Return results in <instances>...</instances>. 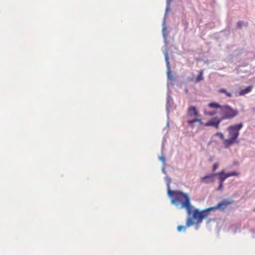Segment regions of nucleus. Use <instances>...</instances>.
I'll return each mask as SVG.
<instances>
[{"label": "nucleus", "mask_w": 255, "mask_h": 255, "mask_svg": "<svg viewBox=\"0 0 255 255\" xmlns=\"http://www.w3.org/2000/svg\"><path fill=\"white\" fill-rule=\"evenodd\" d=\"M218 166H219V164L218 163H214L213 165V171H215L218 167Z\"/></svg>", "instance_id": "dca6fc26"}, {"label": "nucleus", "mask_w": 255, "mask_h": 255, "mask_svg": "<svg viewBox=\"0 0 255 255\" xmlns=\"http://www.w3.org/2000/svg\"><path fill=\"white\" fill-rule=\"evenodd\" d=\"M221 122L222 119L214 118L206 123L204 126L205 127L212 126L215 128L216 129H218L219 128V125Z\"/></svg>", "instance_id": "39448f33"}, {"label": "nucleus", "mask_w": 255, "mask_h": 255, "mask_svg": "<svg viewBox=\"0 0 255 255\" xmlns=\"http://www.w3.org/2000/svg\"><path fill=\"white\" fill-rule=\"evenodd\" d=\"M168 77H169V75H170V72H168Z\"/></svg>", "instance_id": "5701e85b"}, {"label": "nucleus", "mask_w": 255, "mask_h": 255, "mask_svg": "<svg viewBox=\"0 0 255 255\" xmlns=\"http://www.w3.org/2000/svg\"><path fill=\"white\" fill-rule=\"evenodd\" d=\"M216 174L219 176V182L223 183L225 180L226 179V178H225L224 171L223 170L218 172Z\"/></svg>", "instance_id": "9b49d317"}, {"label": "nucleus", "mask_w": 255, "mask_h": 255, "mask_svg": "<svg viewBox=\"0 0 255 255\" xmlns=\"http://www.w3.org/2000/svg\"><path fill=\"white\" fill-rule=\"evenodd\" d=\"M165 59H166V61L167 64L168 65L169 64V61H168V58L167 54H166Z\"/></svg>", "instance_id": "aec40b11"}, {"label": "nucleus", "mask_w": 255, "mask_h": 255, "mask_svg": "<svg viewBox=\"0 0 255 255\" xmlns=\"http://www.w3.org/2000/svg\"><path fill=\"white\" fill-rule=\"evenodd\" d=\"M188 115L190 117H198L199 113L194 106H191L188 108Z\"/></svg>", "instance_id": "6e6552de"}, {"label": "nucleus", "mask_w": 255, "mask_h": 255, "mask_svg": "<svg viewBox=\"0 0 255 255\" xmlns=\"http://www.w3.org/2000/svg\"><path fill=\"white\" fill-rule=\"evenodd\" d=\"M215 174H210L201 178V182L205 184L213 183L215 181Z\"/></svg>", "instance_id": "423d86ee"}, {"label": "nucleus", "mask_w": 255, "mask_h": 255, "mask_svg": "<svg viewBox=\"0 0 255 255\" xmlns=\"http://www.w3.org/2000/svg\"><path fill=\"white\" fill-rule=\"evenodd\" d=\"M220 109L222 112V117L220 118L222 121L225 119H232L238 114V111L230 106L227 105L222 106L216 102L208 104V107L204 109V114L210 116H213L217 113L216 109Z\"/></svg>", "instance_id": "f03ea898"}, {"label": "nucleus", "mask_w": 255, "mask_h": 255, "mask_svg": "<svg viewBox=\"0 0 255 255\" xmlns=\"http://www.w3.org/2000/svg\"><path fill=\"white\" fill-rule=\"evenodd\" d=\"M224 175L225 176V178H227L232 176H238L239 175V173L236 171H232L227 173H224Z\"/></svg>", "instance_id": "ddd939ff"}, {"label": "nucleus", "mask_w": 255, "mask_h": 255, "mask_svg": "<svg viewBox=\"0 0 255 255\" xmlns=\"http://www.w3.org/2000/svg\"><path fill=\"white\" fill-rule=\"evenodd\" d=\"M223 183L220 182L219 186L217 189L218 190H221L223 188Z\"/></svg>", "instance_id": "a211bd4d"}, {"label": "nucleus", "mask_w": 255, "mask_h": 255, "mask_svg": "<svg viewBox=\"0 0 255 255\" xmlns=\"http://www.w3.org/2000/svg\"><path fill=\"white\" fill-rule=\"evenodd\" d=\"M160 160H161V161H162L163 162H164L165 161V158L164 157H160Z\"/></svg>", "instance_id": "412c9836"}, {"label": "nucleus", "mask_w": 255, "mask_h": 255, "mask_svg": "<svg viewBox=\"0 0 255 255\" xmlns=\"http://www.w3.org/2000/svg\"><path fill=\"white\" fill-rule=\"evenodd\" d=\"M194 224V222L192 221V219L191 218H189L186 222V226H178L177 227V230L178 232H181L182 230H185V229L186 227H188Z\"/></svg>", "instance_id": "1a4fd4ad"}, {"label": "nucleus", "mask_w": 255, "mask_h": 255, "mask_svg": "<svg viewBox=\"0 0 255 255\" xmlns=\"http://www.w3.org/2000/svg\"><path fill=\"white\" fill-rule=\"evenodd\" d=\"M243 124L240 123L238 125L230 126L227 128L229 138L225 139L223 142L226 147H228L237 142V139L239 135V130L243 128Z\"/></svg>", "instance_id": "7ed1b4c3"}, {"label": "nucleus", "mask_w": 255, "mask_h": 255, "mask_svg": "<svg viewBox=\"0 0 255 255\" xmlns=\"http://www.w3.org/2000/svg\"><path fill=\"white\" fill-rule=\"evenodd\" d=\"M168 195L171 197V203L180 208H185L188 215L192 213V206L190 199L187 193L180 191H168Z\"/></svg>", "instance_id": "f257e3e1"}, {"label": "nucleus", "mask_w": 255, "mask_h": 255, "mask_svg": "<svg viewBox=\"0 0 255 255\" xmlns=\"http://www.w3.org/2000/svg\"><path fill=\"white\" fill-rule=\"evenodd\" d=\"M243 24V22L242 21H240L238 22V23H237V26L239 28H241Z\"/></svg>", "instance_id": "f3484780"}, {"label": "nucleus", "mask_w": 255, "mask_h": 255, "mask_svg": "<svg viewBox=\"0 0 255 255\" xmlns=\"http://www.w3.org/2000/svg\"><path fill=\"white\" fill-rule=\"evenodd\" d=\"M216 135H219V136L220 137V138H221V139H223V138H224V135H223V134L222 133H221V132H217V133H216Z\"/></svg>", "instance_id": "6ab92c4d"}, {"label": "nucleus", "mask_w": 255, "mask_h": 255, "mask_svg": "<svg viewBox=\"0 0 255 255\" xmlns=\"http://www.w3.org/2000/svg\"><path fill=\"white\" fill-rule=\"evenodd\" d=\"M196 122H199L201 125L203 124L202 120L200 119H195L194 120H189L188 121V123L190 125H192L193 124Z\"/></svg>", "instance_id": "4468645a"}, {"label": "nucleus", "mask_w": 255, "mask_h": 255, "mask_svg": "<svg viewBox=\"0 0 255 255\" xmlns=\"http://www.w3.org/2000/svg\"><path fill=\"white\" fill-rule=\"evenodd\" d=\"M172 0H167L168 3H170Z\"/></svg>", "instance_id": "4be33fe9"}, {"label": "nucleus", "mask_w": 255, "mask_h": 255, "mask_svg": "<svg viewBox=\"0 0 255 255\" xmlns=\"http://www.w3.org/2000/svg\"><path fill=\"white\" fill-rule=\"evenodd\" d=\"M211 209L208 208L201 211L196 209L193 211L192 217L191 218L192 220L194 219L197 223H201L204 218L208 216Z\"/></svg>", "instance_id": "20e7f679"}, {"label": "nucleus", "mask_w": 255, "mask_h": 255, "mask_svg": "<svg viewBox=\"0 0 255 255\" xmlns=\"http://www.w3.org/2000/svg\"><path fill=\"white\" fill-rule=\"evenodd\" d=\"M232 203V201L225 200L222 202L218 203L216 206L211 208V210L217 209H221L222 210H224L227 207L228 205L231 204Z\"/></svg>", "instance_id": "0eeeda50"}, {"label": "nucleus", "mask_w": 255, "mask_h": 255, "mask_svg": "<svg viewBox=\"0 0 255 255\" xmlns=\"http://www.w3.org/2000/svg\"><path fill=\"white\" fill-rule=\"evenodd\" d=\"M203 79V71H201L196 78V81L198 82H199V81L202 80Z\"/></svg>", "instance_id": "2eb2a0df"}, {"label": "nucleus", "mask_w": 255, "mask_h": 255, "mask_svg": "<svg viewBox=\"0 0 255 255\" xmlns=\"http://www.w3.org/2000/svg\"><path fill=\"white\" fill-rule=\"evenodd\" d=\"M253 89L252 86H249L246 87L245 89L241 90L239 92L240 96H243L247 93H250Z\"/></svg>", "instance_id": "9d476101"}, {"label": "nucleus", "mask_w": 255, "mask_h": 255, "mask_svg": "<svg viewBox=\"0 0 255 255\" xmlns=\"http://www.w3.org/2000/svg\"><path fill=\"white\" fill-rule=\"evenodd\" d=\"M218 92L220 93H224L228 97H231L232 94L231 93L228 92L225 89H220L218 90Z\"/></svg>", "instance_id": "f8f14e48"}]
</instances>
